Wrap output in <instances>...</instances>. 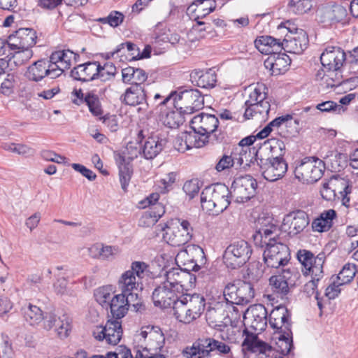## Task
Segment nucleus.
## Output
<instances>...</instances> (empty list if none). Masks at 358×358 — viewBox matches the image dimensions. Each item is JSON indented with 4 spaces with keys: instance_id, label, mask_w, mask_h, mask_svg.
Masks as SVG:
<instances>
[{
    "instance_id": "nucleus-1",
    "label": "nucleus",
    "mask_w": 358,
    "mask_h": 358,
    "mask_svg": "<svg viewBox=\"0 0 358 358\" xmlns=\"http://www.w3.org/2000/svg\"><path fill=\"white\" fill-rule=\"evenodd\" d=\"M149 265L142 261H134L129 269L124 271L117 280V286L122 293L138 295L136 292L143 289V280L149 275Z\"/></svg>"
},
{
    "instance_id": "nucleus-2",
    "label": "nucleus",
    "mask_w": 358,
    "mask_h": 358,
    "mask_svg": "<svg viewBox=\"0 0 358 358\" xmlns=\"http://www.w3.org/2000/svg\"><path fill=\"white\" fill-rule=\"evenodd\" d=\"M161 226L164 239L171 245L177 247L186 244L192 238V228L187 220L174 219Z\"/></svg>"
},
{
    "instance_id": "nucleus-3",
    "label": "nucleus",
    "mask_w": 358,
    "mask_h": 358,
    "mask_svg": "<svg viewBox=\"0 0 358 358\" xmlns=\"http://www.w3.org/2000/svg\"><path fill=\"white\" fill-rule=\"evenodd\" d=\"M289 22L282 23L278 29L285 34L282 41L285 51L294 54L302 53L308 47V37L306 32L302 29L290 27Z\"/></svg>"
},
{
    "instance_id": "nucleus-4",
    "label": "nucleus",
    "mask_w": 358,
    "mask_h": 358,
    "mask_svg": "<svg viewBox=\"0 0 358 358\" xmlns=\"http://www.w3.org/2000/svg\"><path fill=\"white\" fill-rule=\"evenodd\" d=\"M320 194L327 201H350L352 199V186L344 178L333 176L323 183Z\"/></svg>"
},
{
    "instance_id": "nucleus-5",
    "label": "nucleus",
    "mask_w": 358,
    "mask_h": 358,
    "mask_svg": "<svg viewBox=\"0 0 358 358\" xmlns=\"http://www.w3.org/2000/svg\"><path fill=\"white\" fill-rule=\"evenodd\" d=\"M255 160L259 166L263 177L268 181L273 182L281 178L287 170L285 161L279 156L264 158L262 150H256L253 148Z\"/></svg>"
},
{
    "instance_id": "nucleus-6",
    "label": "nucleus",
    "mask_w": 358,
    "mask_h": 358,
    "mask_svg": "<svg viewBox=\"0 0 358 358\" xmlns=\"http://www.w3.org/2000/svg\"><path fill=\"white\" fill-rule=\"evenodd\" d=\"M135 340L140 344L141 348L150 352V355L163 352L165 337L159 327H143L140 332L135 335Z\"/></svg>"
},
{
    "instance_id": "nucleus-7",
    "label": "nucleus",
    "mask_w": 358,
    "mask_h": 358,
    "mask_svg": "<svg viewBox=\"0 0 358 358\" xmlns=\"http://www.w3.org/2000/svg\"><path fill=\"white\" fill-rule=\"evenodd\" d=\"M223 294L227 302L243 306L252 301L255 297V290L250 282L238 280L228 283Z\"/></svg>"
},
{
    "instance_id": "nucleus-8",
    "label": "nucleus",
    "mask_w": 358,
    "mask_h": 358,
    "mask_svg": "<svg viewBox=\"0 0 358 358\" xmlns=\"http://www.w3.org/2000/svg\"><path fill=\"white\" fill-rule=\"evenodd\" d=\"M252 248L243 240L231 243L225 250L223 260L227 267L235 269L243 266L250 258Z\"/></svg>"
},
{
    "instance_id": "nucleus-9",
    "label": "nucleus",
    "mask_w": 358,
    "mask_h": 358,
    "mask_svg": "<svg viewBox=\"0 0 358 358\" xmlns=\"http://www.w3.org/2000/svg\"><path fill=\"white\" fill-rule=\"evenodd\" d=\"M324 169L322 159L306 157L296 166L294 175L303 183H313L322 178Z\"/></svg>"
},
{
    "instance_id": "nucleus-10",
    "label": "nucleus",
    "mask_w": 358,
    "mask_h": 358,
    "mask_svg": "<svg viewBox=\"0 0 358 358\" xmlns=\"http://www.w3.org/2000/svg\"><path fill=\"white\" fill-rule=\"evenodd\" d=\"M264 240L266 248L264 251V260L265 264L271 268H278L285 266L289 260V248L282 243L278 242L275 238H269Z\"/></svg>"
},
{
    "instance_id": "nucleus-11",
    "label": "nucleus",
    "mask_w": 358,
    "mask_h": 358,
    "mask_svg": "<svg viewBox=\"0 0 358 358\" xmlns=\"http://www.w3.org/2000/svg\"><path fill=\"white\" fill-rule=\"evenodd\" d=\"M214 350L227 354L230 352V348L225 343L213 338L199 339L191 348H186L183 350V355L187 358H205Z\"/></svg>"
},
{
    "instance_id": "nucleus-12",
    "label": "nucleus",
    "mask_w": 358,
    "mask_h": 358,
    "mask_svg": "<svg viewBox=\"0 0 358 358\" xmlns=\"http://www.w3.org/2000/svg\"><path fill=\"white\" fill-rule=\"evenodd\" d=\"M141 147L138 148L132 143H129L122 154H120L116 157V162L119 167L120 181L124 191L127 190L132 173V167L130 162L141 153Z\"/></svg>"
},
{
    "instance_id": "nucleus-13",
    "label": "nucleus",
    "mask_w": 358,
    "mask_h": 358,
    "mask_svg": "<svg viewBox=\"0 0 358 358\" xmlns=\"http://www.w3.org/2000/svg\"><path fill=\"white\" fill-rule=\"evenodd\" d=\"M173 104L176 110H181L189 115L203 107L204 100L201 93L197 89H191L174 94Z\"/></svg>"
},
{
    "instance_id": "nucleus-14",
    "label": "nucleus",
    "mask_w": 358,
    "mask_h": 358,
    "mask_svg": "<svg viewBox=\"0 0 358 358\" xmlns=\"http://www.w3.org/2000/svg\"><path fill=\"white\" fill-rule=\"evenodd\" d=\"M297 258L304 268V275H309L316 280H320L323 277V264L326 259L324 252H320L314 257L310 251L299 250Z\"/></svg>"
},
{
    "instance_id": "nucleus-15",
    "label": "nucleus",
    "mask_w": 358,
    "mask_h": 358,
    "mask_svg": "<svg viewBox=\"0 0 358 358\" xmlns=\"http://www.w3.org/2000/svg\"><path fill=\"white\" fill-rule=\"evenodd\" d=\"M92 335L99 341L115 345L122 336V322L117 320H109L104 326H95L92 329Z\"/></svg>"
},
{
    "instance_id": "nucleus-16",
    "label": "nucleus",
    "mask_w": 358,
    "mask_h": 358,
    "mask_svg": "<svg viewBox=\"0 0 358 358\" xmlns=\"http://www.w3.org/2000/svg\"><path fill=\"white\" fill-rule=\"evenodd\" d=\"M108 306L113 317L119 320L126 315L130 306H132L135 311H139L142 303L138 299V295L131 296L121 292L113 296Z\"/></svg>"
},
{
    "instance_id": "nucleus-17",
    "label": "nucleus",
    "mask_w": 358,
    "mask_h": 358,
    "mask_svg": "<svg viewBox=\"0 0 358 358\" xmlns=\"http://www.w3.org/2000/svg\"><path fill=\"white\" fill-rule=\"evenodd\" d=\"M176 259L182 262L187 266L185 269H191L194 271L206 264V259L203 250L196 245H189L185 250L180 251L176 257Z\"/></svg>"
},
{
    "instance_id": "nucleus-18",
    "label": "nucleus",
    "mask_w": 358,
    "mask_h": 358,
    "mask_svg": "<svg viewBox=\"0 0 358 358\" xmlns=\"http://www.w3.org/2000/svg\"><path fill=\"white\" fill-rule=\"evenodd\" d=\"M320 61L323 68L341 75V69L346 62V54L340 47L328 46L321 54Z\"/></svg>"
},
{
    "instance_id": "nucleus-19",
    "label": "nucleus",
    "mask_w": 358,
    "mask_h": 358,
    "mask_svg": "<svg viewBox=\"0 0 358 358\" xmlns=\"http://www.w3.org/2000/svg\"><path fill=\"white\" fill-rule=\"evenodd\" d=\"M299 275V273L294 268L283 269L280 275L270 278L269 284L272 291L283 298L289 293V287L294 285Z\"/></svg>"
},
{
    "instance_id": "nucleus-20",
    "label": "nucleus",
    "mask_w": 358,
    "mask_h": 358,
    "mask_svg": "<svg viewBox=\"0 0 358 358\" xmlns=\"http://www.w3.org/2000/svg\"><path fill=\"white\" fill-rule=\"evenodd\" d=\"M219 120L214 115L201 113L195 115L190 121V127L196 131L203 139H207L210 134L217 129Z\"/></svg>"
},
{
    "instance_id": "nucleus-21",
    "label": "nucleus",
    "mask_w": 358,
    "mask_h": 358,
    "mask_svg": "<svg viewBox=\"0 0 358 358\" xmlns=\"http://www.w3.org/2000/svg\"><path fill=\"white\" fill-rule=\"evenodd\" d=\"M243 320L254 330L262 331L267 325V310L262 304L251 306L244 313Z\"/></svg>"
},
{
    "instance_id": "nucleus-22",
    "label": "nucleus",
    "mask_w": 358,
    "mask_h": 358,
    "mask_svg": "<svg viewBox=\"0 0 358 358\" xmlns=\"http://www.w3.org/2000/svg\"><path fill=\"white\" fill-rule=\"evenodd\" d=\"M57 71L53 68L50 59H40L30 65L25 76L31 81L38 82L48 76L52 79L57 78Z\"/></svg>"
},
{
    "instance_id": "nucleus-23",
    "label": "nucleus",
    "mask_w": 358,
    "mask_h": 358,
    "mask_svg": "<svg viewBox=\"0 0 358 358\" xmlns=\"http://www.w3.org/2000/svg\"><path fill=\"white\" fill-rule=\"evenodd\" d=\"M316 16L320 22L331 25L345 20L347 10L340 4L322 6L317 9Z\"/></svg>"
},
{
    "instance_id": "nucleus-24",
    "label": "nucleus",
    "mask_w": 358,
    "mask_h": 358,
    "mask_svg": "<svg viewBox=\"0 0 358 358\" xmlns=\"http://www.w3.org/2000/svg\"><path fill=\"white\" fill-rule=\"evenodd\" d=\"M43 327L47 331L53 329L60 338H65L71 331V320L66 315L57 316L53 313L45 315Z\"/></svg>"
},
{
    "instance_id": "nucleus-25",
    "label": "nucleus",
    "mask_w": 358,
    "mask_h": 358,
    "mask_svg": "<svg viewBox=\"0 0 358 358\" xmlns=\"http://www.w3.org/2000/svg\"><path fill=\"white\" fill-rule=\"evenodd\" d=\"M192 275L190 273L182 270L179 268H172L165 273V280L162 282L173 290L178 292V294H182L184 287L191 282Z\"/></svg>"
},
{
    "instance_id": "nucleus-26",
    "label": "nucleus",
    "mask_w": 358,
    "mask_h": 358,
    "mask_svg": "<svg viewBox=\"0 0 358 358\" xmlns=\"http://www.w3.org/2000/svg\"><path fill=\"white\" fill-rule=\"evenodd\" d=\"M36 34L33 29L21 28L8 37L10 49L31 48L36 43Z\"/></svg>"
},
{
    "instance_id": "nucleus-27",
    "label": "nucleus",
    "mask_w": 358,
    "mask_h": 358,
    "mask_svg": "<svg viewBox=\"0 0 358 358\" xmlns=\"http://www.w3.org/2000/svg\"><path fill=\"white\" fill-rule=\"evenodd\" d=\"M72 95L76 97L73 99V103L77 105L86 103L90 113L96 117L103 114L101 103L98 95L94 91H89L85 93L82 90H74Z\"/></svg>"
},
{
    "instance_id": "nucleus-28",
    "label": "nucleus",
    "mask_w": 358,
    "mask_h": 358,
    "mask_svg": "<svg viewBox=\"0 0 358 358\" xmlns=\"http://www.w3.org/2000/svg\"><path fill=\"white\" fill-rule=\"evenodd\" d=\"M309 218L304 211L298 210L296 213L287 215L282 222V229L288 231L289 234L296 235L308 225Z\"/></svg>"
},
{
    "instance_id": "nucleus-29",
    "label": "nucleus",
    "mask_w": 358,
    "mask_h": 358,
    "mask_svg": "<svg viewBox=\"0 0 358 358\" xmlns=\"http://www.w3.org/2000/svg\"><path fill=\"white\" fill-rule=\"evenodd\" d=\"M78 54L70 50L55 51L52 53L50 59L53 64L57 77L61 76L65 69H69L73 62L79 59Z\"/></svg>"
},
{
    "instance_id": "nucleus-30",
    "label": "nucleus",
    "mask_w": 358,
    "mask_h": 358,
    "mask_svg": "<svg viewBox=\"0 0 358 358\" xmlns=\"http://www.w3.org/2000/svg\"><path fill=\"white\" fill-rule=\"evenodd\" d=\"M142 208L144 211L139 220V225L144 227L155 225L165 213V207L162 203H148L147 206H142Z\"/></svg>"
},
{
    "instance_id": "nucleus-31",
    "label": "nucleus",
    "mask_w": 358,
    "mask_h": 358,
    "mask_svg": "<svg viewBox=\"0 0 358 358\" xmlns=\"http://www.w3.org/2000/svg\"><path fill=\"white\" fill-rule=\"evenodd\" d=\"M164 283L157 286L152 292V300L156 306L163 308L171 307L180 294Z\"/></svg>"
},
{
    "instance_id": "nucleus-32",
    "label": "nucleus",
    "mask_w": 358,
    "mask_h": 358,
    "mask_svg": "<svg viewBox=\"0 0 358 358\" xmlns=\"http://www.w3.org/2000/svg\"><path fill=\"white\" fill-rule=\"evenodd\" d=\"M257 233L264 240L272 238V235H277L278 220L268 212H262L256 220Z\"/></svg>"
},
{
    "instance_id": "nucleus-33",
    "label": "nucleus",
    "mask_w": 358,
    "mask_h": 358,
    "mask_svg": "<svg viewBox=\"0 0 358 358\" xmlns=\"http://www.w3.org/2000/svg\"><path fill=\"white\" fill-rule=\"evenodd\" d=\"M98 70V62H88L74 67L71 71V76L75 80L89 82L96 79Z\"/></svg>"
},
{
    "instance_id": "nucleus-34",
    "label": "nucleus",
    "mask_w": 358,
    "mask_h": 358,
    "mask_svg": "<svg viewBox=\"0 0 358 358\" xmlns=\"http://www.w3.org/2000/svg\"><path fill=\"white\" fill-rule=\"evenodd\" d=\"M289 313L285 306H278L274 308L269 315L270 326L278 332L291 330L289 322Z\"/></svg>"
},
{
    "instance_id": "nucleus-35",
    "label": "nucleus",
    "mask_w": 358,
    "mask_h": 358,
    "mask_svg": "<svg viewBox=\"0 0 358 358\" xmlns=\"http://www.w3.org/2000/svg\"><path fill=\"white\" fill-rule=\"evenodd\" d=\"M290 63L289 57L280 52L268 56L264 61V66L270 70L272 75L278 76L286 72Z\"/></svg>"
},
{
    "instance_id": "nucleus-36",
    "label": "nucleus",
    "mask_w": 358,
    "mask_h": 358,
    "mask_svg": "<svg viewBox=\"0 0 358 358\" xmlns=\"http://www.w3.org/2000/svg\"><path fill=\"white\" fill-rule=\"evenodd\" d=\"M166 140L157 134L148 136L142 147V154L147 159H152L163 150Z\"/></svg>"
},
{
    "instance_id": "nucleus-37",
    "label": "nucleus",
    "mask_w": 358,
    "mask_h": 358,
    "mask_svg": "<svg viewBox=\"0 0 358 358\" xmlns=\"http://www.w3.org/2000/svg\"><path fill=\"white\" fill-rule=\"evenodd\" d=\"M257 49L262 54L271 55L279 53L283 49L280 38H275L271 36H261L255 41Z\"/></svg>"
},
{
    "instance_id": "nucleus-38",
    "label": "nucleus",
    "mask_w": 358,
    "mask_h": 358,
    "mask_svg": "<svg viewBox=\"0 0 358 358\" xmlns=\"http://www.w3.org/2000/svg\"><path fill=\"white\" fill-rule=\"evenodd\" d=\"M120 99L127 105L135 106L145 103L146 95L141 85H132L125 90Z\"/></svg>"
},
{
    "instance_id": "nucleus-39",
    "label": "nucleus",
    "mask_w": 358,
    "mask_h": 358,
    "mask_svg": "<svg viewBox=\"0 0 358 358\" xmlns=\"http://www.w3.org/2000/svg\"><path fill=\"white\" fill-rule=\"evenodd\" d=\"M245 153L241 152V156L234 150L230 154L224 153L218 160L215 165V169L218 172L229 169L235 166L236 169L241 168L244 164L243 155Z\"/></svg>"
},
{
    "instance_id": "nucleus-40",
    "label": "nucleus",
    "mask_w": 358,
    "mask_h": 358,
    "mask_svg": "<svg viewBox=\"0 0 358 358\" xmlns=\"http://www.w3.org/2000/svg\"><path fill=\"white\" fill-rule=\"evenodd\" d=\"M182 299L187 303V308L191 313L193 320L199 317L205 308V299L199 294H184L182 293Z\"/></svg>"
},
{
    "instance_id": "nucleus-41",
    "label": "nucleus",
    "mask_w": 358,
    "mask_h": 358,
    "mask_svg": "<svg viewBox=\"0 0 358 358\" xmlns=\"http://www.w3.org/2000/svg\"><path fill=\"white\" fill-rule=\"evenodd\" d=\"M192 82H196V85L202 88L213 87L217 81L215 71L208 69L206 71L194 70L190 75Z\"/></svg>"
},
{
    "instance_id": "nucleus-42",
    "label": "nucleus",
    "mask_w": 358,
    "mask_h": 358,
    "mask_svg": "<svg viewBox=\"0 0 358 358\" xmlns=\"http://www.w3.org/2000/svg\"><path fill=\"white\" fill-rule=\"evenodd\" d=\"M268 88L263 83H257L255 86L250 87L248 99L245 102V108H254L256 105L262 103L268 96Z\"/></svg>"
},
{
    "instance_id": "nucleus-43",
    "label": "nucleus",
    "mask_w": 358,
    "mask_h": 358,
    "mask_svg": "<svg viewBox=\"0 0 358 358\" xmlns=\"http://www.w3.org/2000/svg\"><path fill=\"white\" fill-rule=\"evenodd\" d=\"M178 141H185L186 147L179 148V152H185L186 150L192 148H201L208 141L204 140L203 136L199 135V133L193 131H185L178 136Z\"/></svg>"
},
{
    "instance_id": "nucleus-44",
    "label": "nucleus",
    "mask_w": 358,
    "mask_h": 358,
    "mask_svg": "<svg viewBox=\"0 0 358 358\" xmlns=\"http://www.w3.org/2000/svg\"><path fill=\"white\" fill-rule=\"evenodd\" d=\"M336 215V211L332 209L324 211L319 217L315 219L313 222V230L318 232L327 231L332 227L333 220Z\"/></svg>"
},
{
    "instance_id": "nucleus-45",
    "label": "nucleus",
    "mask_w": 358,
    "mask_h": 358,
    "mask_svg": "<svg viewBox=\"0 0 358 358\" xmlns=\"http://www.w3.org/2000/svg\"><path fill=\"white\" fill-rule=\"evenodd\" d=\"M271 109L270 101L267 98L266 100L256 105L254 108H245L244 117L246 120L257 118V120H266Z\"/></svg>"
},
{
    "instance_id": "nucleus-46",
    "label": "nucleus",
    "mask_w": 358,
    "mask_h": 358,
    "mask_svg": "<svg viewBox=\"0 0 358 358\" xmlns=\"http://www.w3.org/2000/svg\"><path fill=\"white\" fill-rule=\"evenodd\" d=\"M316 80L321 81V85L327 88L338 86L342 83L341 75L338 73H334L324 68L320 69L316 75Z\"/></svg>"
},
{
    "instance_id": "nucleus-47",
    "label": "nucleus",
    "mask_w": 358,
    "mask_h": 358,
    "mask_svg": "<svg viewBox=\"0 0 358 358\" xmlns=\"http://www.w3.org/2000/svg\"><path fill=\"white\" fill-rule=\"evenodd\" d=\"M173 314L176 319L180 322L189 324L193 321L191 313L187 308V303L182 299V294H180L178 298L172 304Z\"/></svg>"
},
{
    "instance_id": "nucleus-48",
    "label": "nucleus",
    "mask_w": 358,
    "mask_h": 358,
    "mask_svg": "<svg viewBox=\"0 0 358 358\" xmlns=\"http://www.w3.org/2000/svg\"><path fill=\"white\" fill-rule=\"evenodd\" d=\"M23 315L25 320L31 326L38 325L45 318L39 307L31 304L23 308Z\"/></svg>"
},
{
    "instance_id": "nucleus-49",
    "label": "nucleus",
    "mask_w": 358,
    "mask_h": 358,
    "mask_svg": "<svg viewBox=\"0 0 358 358\" xmlns=\"http://www.w3.org/2000/svg\"><path fill=\"white\" fill-rule=\"evenodd\" d=\"M206 316L209 322L217 325V323L222 322L228 317V313L225 309V306L223 303H218L208 309Z\"/></svg>"
},
{
    "instance_id": "nucleus-50",
    "label": "nucleus",
    "mask_w": 358,
    "mask_h": 358,
    "mask_svg": "<svg viewBox=\"0 0 358 358\" xmlns=\"http://www.w3.org/2000/svg\"><path fill=\"white\" fill-rule=\"evenodd\" d=\"M120 53V56L122 57L124 55L127 53L129 56V60H138V56L139 55V48L136 44L127 41L118 45L115 50L111 53L112 56L115 54Z\"/></svg>"
},
{
    "instance_id": "nucleus-51",
    "label": "nucleus",
    "mask_w": 358,
    "mask_h": 358,
    "mask_svg": "<svg viewBox=\"0 0 358 358\" xmlns=\"http://www.w3.org/2000/svg\"><path fill=\"white\" fill-rule=\"evenodd\" d=\"M114 293L112 285H107L99 287L94 292L96 301L103 307H108L112 299V294Z\"/></svg>"
},
{
    "instance_id": "nucleus-52",
    "label": "nucleus",
    "mask_w": 358,
    "mask_h": 358,
    "mask_svg": "<svg viewBox=\"0 0 358 358\" xmlns=\"http://www.w3.org/2000/svg\"><path fill=\"white\" fill-rule=\"evenodd\" d=\"M185 115L186 114L181 112V110L168 112L163 119V123L169 128L178 127L185 121Z\"/></svg>"
},
{
    "instance_id": "nucleus-53",
    "label": "nucleus",
    "mask_w": 358,
    "mask_h": 358,
    "mask_svg": "<svg viewBox=\"0 0 358 358\" xmlns=\"http://www.w3.org/2000/svg\"><path fill=\"white\" fill-rule=\"evenodd\" d=\"M278 341L276 342L278 350L282 355H287L292 348V340L291 337V330L278 332Z\"/></svg>"
},
{
    "instance_id": "nucleus-54",
    "label": "nucleus",
    "mask_w": 358,
    "mask_h": 358,
    "mask_svg": "<svg viewBox=\"0 0 358 358\" xmlns=\"http://www.w3.org/2000/svg\"><path fill=\"white\" fill-rule=\"evenodd\" d=\"M15 52L13 56L8 59L10 65L13 64L16 66L23 65L28 62L33 56V52L31 48H20Z\"/></svg>"
},
{
    "instance_id": "nucleus-55",
    "label": "nucleus",
    "mask_w": 358,
    "mask_h": 358,
    "mask_svg": "<svg viewBox=\"0 0 358 358\" xmlns=\"http://www.w3.org/2000/svg\"><path fill=\"white\" fill-rule=\"evenodd\" d=\"M193 5L196 6L195 11L198 13V18L210 14L216 8V2L214 0H195Z\"/></svg>"
},
{
    "instance_id": "nucleus-56",
    "label": "nucleus",
    "mask_w": 358,
    "mask_h": 358,
    "mask_svg": "<svg viewBox=\"0 0 358 358\" xmlns=\"http://www.w3.org/2000/svg\"><path fill=\"white\" fill-rule=\"evenodd\" d=\"M99 72L96 79L101 80L102 82H107L113 80L117 73L115 66L111 62H107L101 66L99 62Z\"/></svg>"
},
{
    "instance_id": "nucleus-57",
    "label": "nucleus",
    "mask_w": 358,
    "mask_h": 358,
    "mask_svg": "<svg viewBox=\"0 0 358 358\" xmlns=\"http://www.w3.org/2000/svg\"><path fill=\"white\" fill-rule=\"evenodd\" d=\"M313 6V0H291L289 3V10L297 15L309 11Z\"/></svg>"
},
{
    "instance_id": "nucleus-58",
    "label": "nucleus",
    "mask_w": 358,
    "mask_h": 358,
    "mask_svg": "<svg viewBox=\"0 0 358 358\" xmlns=\"http://www.w3.org/2000/svg\"><path fill=\"white\" fill-rule=\"evenodd\" d=\"M210 195L211 197L209 198L208 201H220L222 199L224 200V201H229V199L231 196V192L224 185L217 184L214 187H212Z\"/></svg>"
},
{
    "instance_id": "nucleus-59",
    "label": "nucleus",
    "mask_w": 358,
    "mask_h": 358,
    "mask_svg": "<svg viewBox=\"0 0 358 358\" xmlns=\"http://www.w3.org/2000/svg\"><path fill=\"white\" fill-rule=\"evenodd\" d=\"M270 149V150L273 153L278 155L279 157L282 156L284 154V151L285 150V145L284 142L281 140L272 138L264 143V147L260 148L259 150H262V152L264 150H267Z\"/></svg>"
},
{
    "instance_id": "nucleus-60",
    "label": "nucleus",
    "mask_w": 358,
    "mask_h": 358,
    "mask_svg": "<svg viewBox=\"0 0 358 358\" xmlns=\"http://www.w3.org/2000/svg\"><path fill=\"white\" fill-rule=\"evenodd\" d=\"M356 271L355 265L345 264L338 274L337 279L339 280V283L345 285L351 282L355 275Z\"/></svg>"
},
{
    "instance_id": "nucleus-61",
    "label": "nucleus",
    "mask_w": 358,
    "mask_h": 358,
    "mask_svg": "<svg viewBox=\"0 0 358 358\" xmlns=\"http://www.w3.org/2000/svg\"><path fill=\"white\" fill-rule=\"evenodd\" d=\"M230 203H201L203 211L210 215H217L227 208Z\"/></svg>"
},
{
    "instance_id": "nucleus-62",
    "label": "nucleus",
    "mask_w": 358,
    "mask_h": 358,
    "mask_svg": "<svg viewBox=\"0 0 358 358\" xmlns=\"http://www.w3.org/2000/svg\"><path fill=\"white\" fill-rule=\"evenodd\" d=\"M170 189L167 185H163L160 180L155 185L154 192L142 201H158L161 198V195L167 194Z\"/></svg>"
},
{
    "instance_id": "nucleus-63",
    "label": "nucleus",
    "mask_w": 358,
    "mask_h": 358,
    "mask_svg": "<svg viewBox=\"0 0 358 358\" xmlns=\"http://www.w3.org/2000/svg\"><path fill=\"white\" fill-rule=\"evenodd\" d=\"M121 252L120 248L117 245H108L101 244V259L113 260Z\"/></svg>"
},
{
    "instance_id": "nucleus-64",
    "label": "nucleus",
    "mask_w": 358,
    "mask_h": 358,
    "mask_svg": "<svg viewBox=\"0 0 358 358\" xmlns=\"http://www.w3.org/2000/svg\"><path fill=\"white\" fill-rule=\"evenodd\" d=\"M316 108L321 112H333L340 114L345 110L343 106L332 101H327L317 105Z\"/></svg>"
}]
</instances>
